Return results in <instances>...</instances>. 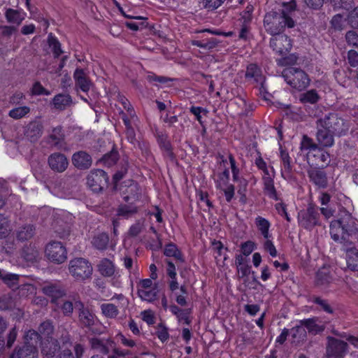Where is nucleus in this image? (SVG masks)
I'll list each match as a JSON object with an SVG mask.
<instances>
[{"mask_svg": "<svg viewBox=\"0 0 358 358\" xmlns=\"http://www.w3.org/2000/svg\"><path fill=\"white\" fill-rule=\"evenodd\" d=\"M294 25V21L285 11L281 14L275 12L268 13L264 20L266 31L272 36L280 34L285 27L292 28Z\"/></svg>", "mask_w": 358, "mask_h": 358, "instance_id": "obj_1", "label": "nucleus"}, {"mask_svg": "<svg viewBox=\"0 0 358 358\" xmlns=\"http://www.w3.org/2000/svg\"><path fill=\"white\" fill-rule=\"evenodd\" d=\"M355 221L350 214L345 218L334 220L330 224V234L335 241H348L350 236L355 232Z\"/></svg>", "mask_w": 358, "mask_h": 358, "instance_id": "obj_2", "label": "nucleus"}, {"mask_svg": "<svg viewBox=\"0 0 358 358\" xmlns=\"http://www.w3.org/2000/svg\"><path fill=\"white\" fill-rule=\"evenodd\" d=\"M285 82L293 89L301 91L308 87L310 83L308 75L302 69L288 67L282 72Z\"/></svg>", "mask_w": 358, "mask_h": 358, "instance_id": "obj_3", "label": "nucleus"}, {"mask_svg": "<svg viewBox=\"0 0 358 358\" xmlns=\"http://www.w3.org/2000/svg\"><path fill=\"white\" fill-rule=\"evenodd\" d=\"M297 220L299 226L309 231L321 224L318 208L312 203L298 213Z\"/></svg>", "mask_w": 358, "mask_h": 358, "instance_id": "obj_4", "label": "nucleus"}, {"mask_svg": "<svg viewBox=\"0 0 358 358\" xmlns=\"http://www.w3.org/2000/svg\"><path fill=\"white\" fill-rule=\"evenodd\" d=\"M69 271L76 280L83 281L91 277L93 268L87 259L78 257L69 262Z\"/></svg>", "mask_w": 358, "mask_h": 358, "instance_id": "obj_5", "label": "nucleus"}, {"mask_svg": "<svg viewBox=\"0 0 358 358\" xmlns=\"http://www.w3.org/2000/svg\"><path fill=\"white\" fill-rule=\"evenodd\" d=\"M317 127H322L337 136L343 135L345 131L344 120L336 113H331L317 120Z\"/></svg>", "mask_w": 358, "mask_h": 358, "instance_id": "obj_6", "label": "nucleus"}, {"mask_svg": "<svg viewBox=\"0 0 358 358\" xmlns=\"http://www.w3.org/2000/svg\"><path fill=\"white\" fill-rule=\"evenodd\" d=\"M215 187L223 192L226 201L229 203L235 194L234 185L229 183V171L224 169L221 172L214 173L213 176Z\"/></svg>", "mask_w": 358, "mask_h": 358, "instance_id": "obj_7", "label": "nucleus"}, {"mask_svg": "<svg viewBox=\"0 0 358 358\" xmlns=\"http://www.w3.org/2000/svg\"><path fill=\"white\" fill-rule=\"evenodd\" d=\"M327 339L326 358H344L348 352V343L332 336Z\"/></svg>", "mask_w": 358, "mask_h": 358, "instance_id": "obj_8", "label": "nucleus"}, {"mask_svg": "<svg viewBox=\"0 0 358 358\" xmlns=\"http://www.w3.org/2000/svg\"><path fill=\"white\" fill-rule=\"evenodd\" d=\"M45 255L49 260L57 264L64 262L67 258V251L61 242L49 243L45 248Z\"/></svg>", "mask_w": 358, "mask_h": 358, "instance_id": "obj_9", "label": "nucleus"}, {"mask_svg": "<svg viewBox=\"0 0 358 358\" xmlns=\"http://www.w3.org/2000/svg\"><path fill=\"white\" fill-rule=\"evenodd\" d=\"M108 181L106 173L101 169L92 170L87 178L88 187L95 192H101L107 185Z\"/></svg>", "mask_w": 358, "mask_h": 358, "instance_id": "obj_10", "label": "nucleus"}, {"mask_svg": "<svg viewBox=\"0 0 358 358\" xmlns=\"http://www.w3.org/2000/svg\"><path fill=\"white\" fill-rule=\"evenodd\" d=\"M270 46L276 53L283 55L290 51L292 43L287 35L280 34L273 36L270 41Z\"/></svg>", "mask_w": 358, "mask_h": 358, "instance_id": "obj_11", "label": "nucleus"}, {"mask_svg": "<svg viewBox=\"0 0 358 358\" xmlns=\"http://www.w3.org/2000/svg\"><path fill=\"white\" fill-rule=\"evenodd\" d=\"M330 155L322 148L318 147L308 155L307 162L310 166L324 167L330 163Z\"/></svg>", "mask_w": 358, "mask_h": 358, "instance_id": "obj_12", "label": "nucleus"}, {"mask_svg": "<svg viewBox=\"0 0 358 358\" xmlns=\"http://www.w3.org/2000/svg\"><path fill=\"white\" fill-rule=\"evenodd\" d=\"M43 133V124L37 120L31 121L24 127V136L31 142L37 141Z\"/></svg>", "mask_w": 358, "mask_h": 358, "instance_id": "obj_13", "label": "nucleus"}, {"mask_svg": "<svg viewBox=\"0 0 358 358\" xmlns=\"http://www.w3.org/2000/svg\"><path fill=\"white\" fill-rule=\"evenodd\" d=\"M245 78L250 83H256L263 85L265 82V76L262 69L255 64H250L247 66Z\"/></svg>", "mask_w": 358, "mask_h": 358, "instance_id": "obj_14", "label": "nucleus"}, {"mask_svg": "<svg viewBox=\"0 0 358 358\" xmlns=\"http://www.w3.org/2000/svg\"><path fill=\"white\" fill-rule=\"evenodd\" d=\"M42 292L51 298L52 303L65 295L64 289L57 283L47 282L42 286Z\"/></svg>", "mask_w": 358, "mask_h": 358, "instance_id": "obj_15", "label": "nucleus"}, {"mask_svg": "<svg viewBox=\"0 0 358 358\" xmlns=\"http://www.w3.org/2000/svg\"><path fill=\"white\" fill-rule=\"evenodd\" d=\"M75 306L79 309V320L83 325L88 328H91L95 325L97 322L96 316L87 308H84V305L82 302H76Z\"/></svg>", "mask_w": 358, "mask_h": 358, "instance_id": "obj_16", "label": "nucleus"}, {"mask_svg": "<svg viewBox=\"0 0 358 358\" xmlns=\"http://www.w3.org/2000/svg\"><path fill=\"white\" fill-rule=\"evenodd\" d=\"M48 164L53 171L62 173L67 169L69 162L64 155L55 152L48 157Z\"/></svg>", "mask_w": 358, "mask_h": 358, "instance_id": "obj_17", "label": "nucleus"}, {"mask_svg": "<svg viewBox=\"0 0 358 358\" xmlns=\"http://www.w3.org/2000/svg\"><path fill=\"white\" fill-rule=\"evenodd\" d=\"M280 158L281 161L280 172L282 177L286 180H291L292 178V166L291 165V157L289 153L280 148Z\"/></svg>", "mask_w": 358, "mask_h": 358, "instance_id": "obj_18", "label": "nucleus"}, {"mask_svg": "<svg viewBox=\"0 0 358 358\" xmlns=\"http://www.w3.org/2000/svg\"><path fill=\"white\" fill-rule=\"evenodd\" d=\"M317 129L316 139L318 145L321 148H330L333 146L334 144V137L337 135L320 127H317Z\"/></svg>", "mask_w": 358, "mask_h": 358, "instance_id": "obj_19", "label": "nucleus"}, {"mask_svg": "<svg viewBox=\"0 0 358 358\" xmlns=\"http://www.w3.org/2000/svg\"><path fill=\"white\" fill-rule=\"evenodd\" d=\"M90 345L92 349L99 351L104 355L110 352L115 343L110 339L99 338L96 337L90 339Z\"/></svg>", "mask_w": 358, "mask_h": 358, "instance_id": "obj_20", "label": "nucleus"}, {"mask_svg": "<svg viewBox=\"0 0 358 358\" xmlns=\"http://www.w3.org/2000/svg\"><path fill=\"white\" fill-rule=\"evenodd\" d=\"M76 86L84 92H87L92 86L90 80L87 76L84 70L76 69L73 73Z\"/></svg>", "mask_w": 358, "mask_h": 358, "instance_id": "obj_21", "label": "nucleus"}, {"mask_svg": "<svg viewBox=\"0 0 358 358\" xmlns=\"http://www.w3.org/2000/svg\"><path fill=\"white\" fill-rule=\"evenodd\" d=\"M72 163L78 169H87L92 165V157L84 151H78L72 156Z\"/></svg>", "mask_w": 358, "mask_h": 358, "instance_id": "obj_22", "label": "nucleus"}, {"mask_svg": "<svg viewBox=\"0 0 358 358\" xmlns=\"http://www.w3.org/2000/svg\"><path fill=\"white\" fill-rule=\"evenodd\" d=\"M65 138V134L62 126L53 127L49 132L48 142L57 148H61Z\"/></svg>", "mask_w": 358, "mask_h": 358, "instance_id": "obj_23", "label": "nucleus"}, {"mask_svg": "<svg viewBox=\"0 0 358 358\" xmlns=\"http://www.w3.org/2000/svg\"><path fill=\"white\" fill-rule=\"evenodd\" d=\"M36 233V227L32 224H24L16 230V237L18 241H26L34 237Z\"/></svg>", "mask_w": 358, "mask_h": 358, "instance_id": "obj_24", "label": "nucleus"}, {"mask_svg": "<svg viewBox=\"0 0 358 358\" xmlns=\"http://www.w3.org/2000/svg\"><path fill=\"white\" fill-rule=\"evenodd\" d=\"M38 357V350L37 348L29 346V345H23L22 348H19L17 350H15V352L10 355V358H37Z\"/></svg>", "mask_w": 358, "mask_h": 358, "instance_id": "obj_25", "label": "nucleus"}, {"mask_svg": "<svg viewBox=\"0 0 358 358\" xmlns=\"http://www.w3.org/2000/svg\"><path fill=\"white\" fill-rule=\"evenodd\" d=\"M308 177L312 182L320 188L327 186V177L326 173L320 170H310L308 172Z\"/></svg>", "mask_w": 358, "mask_h": 358, "instance_id": "obj_26", "label": "nucleus"}, {"mask_svg": "<svg viewBox=\"0 0 358 358\" xmlns=\"http://www.w3.org/2000/svg\"><path fill=\"white\" fill-rule=\"evenodd\" d=\"M59 348L58 341L55 339H46L41 343V352L47 357H52Z\"/></svg>", "mask_w": 358, "mask_h": 358, "instance_id": "obj_27", "label": "nucleus"}, {"mask_svg": "<svg viewBox=\"0 0 358 358\" xmlns=\"http://www.w3.org/2000/svg\"><path fill=\"white\" fill-rule=\"evenodd\" d=\"M317 317H313L301 320L300 323L308 329L309 333L315 335L322 332L325 329V326L317 324Z\"/></svg>", "mask_w": 358, "mask_h": 358, "instance_id": "obj_28", "label": "nucleus"}, {"mask_svg": "<svg viewBox=\"0 0 358 358\" xmlns=\"http://www.w3.org/2000/svg\"><path fill=\"white\" fill-rule=\"evenodd\" d=\"M26 13L12 8L6 9L5 17L8 22L20 25L25 19Z\"/></svg>", "mask_w": 358, "mask_h": 358, "instance_id": "obj_29", "label": "nucleus"}, {"mask_svg": "<svg viewBox=\"0 0 358 358\" xmlns=\"http://www.w3.org/2000/svg\"><path fill=\"white\" fill-rule=\"evenodd\" d=\"M98 270L103 276L111 277L115 274V266L112 261L105 258L100 261Z\"/></svg>", "mask_w": 358, "mask_h": 358, "instance_id": "obj_30", "label": "nucleus"}, {"mask_svg": "<svg viewBox=\"0 0 358 358\" xmlns=\"http://www.w3.org/2000/svg\"><path fill=\"white\" fill-rule=\"evenodd\" d=\"M255 225L265 239L271 238L269 229L271 227V222L266 218L262 216H257L255 220Z\"/></svg>", "mask_w": 358, "mask_h": 358, "instance_id": "obj_31", "label": "nucleus"}, {"mask_svg": "<svg viewBox=\"0 0 358 358\" xmlns=\"http://www.w3.org/2000/svg\"><path fill=\"white\" fill-rule=\"evenodd\" d=\"M52 102L55 108L64 110L72 103V99L69 94H59L55 96Z\"/></svg>", "mask_w": 358, "mask_h": 358, "instance_id": "obj_32", "label": "nucleus"}, {"mask_svg": "<svg viewBox=\"0 0 358 358\" xmlns=\"http://www.w3.org/2000/svg\"><path fill=\"white\" fill-rule=\"evenodd\" d=\"M320 96L315 90H310L302 93L299 96V101L303 103L315 104L319 101Z\"/></svg>", "mask_w": 358, "mask_h": 358, "instance_id": "obj_33", "label": "nucleus"}, {"mask_svg": "<svg viewBox=\"0 0 358 358\" xmlns=\"http://www.w3.org/2000/svg\"><path fill=\"white\" fill-rule=\"evenodd\" d=\"M138 296L143 301L148 302L154 301L157 296L158 289L156 285L154 287L148 289H137Z\"/></svg>", "mask_w": 358, "mask_h": 358, "instance_id": "obj_34", "label": "nucleus"}, {"mask_svg": "<svg viewBox=\"0 0 358 358\" xmlns=\"http://www.w3.org/2000/svg\"><path fill=\"white\" fill-rule=\"evenodd\" d=\"M41 340L40 334L35 330L30 329L25 332L24 336V345L33 346L37 348L38 343Z\"/></svg>", "mask_w": 358, "mask_h": 358, "instance_id": "obj_35", "label": "nucleus"}, {"mask_svg": "<svg viewBox=\"0 0 358 358\" xmlns=\"http://www.w3.org/2000/svg\"><path fill=\"white\" fill-rule=\"evenodd\" d=\"M164 254L169 257H174L176 259L181 262H184L182 255L177 245L174 243H169L166 245Z\"/></svg>", "mask_w": 358, "mask_h": 358, "instance_id": "obj_36", "label": "nucleus"}, {"mask_svg": "<svg viewBox=\"0 0 358 358\" xmlns=\"http://www.w3.org/2000/svg\"><path fill=\"white\" fill-rule=\"evenodd\" d=\"M127 192L128 194L123 196L125 201L128 202L130 200L137 201L141 196V189L137 183H131L127 188Z\"/></svg>", "mask_w": 358, "mask_h": 358, "instance_id": "obj_37", "label": "nucleus"}, {"mask_svg": "<svg viewBox=\"0 0 358 358\" xmlns=\"http://www.w3.org/2000/svg\"><path fill=\"white\" fill-rule=\"evenodd\" d=\"M319 147L318 144L313 142V139L310 137L304 135L300 143V149L302 152H306V158L310 152H313V150H316Z\"/></svg>", "mask_w": 358, "mask_h": 358, "instance_id": "obj_38", "label": "nucleus"}, {"mask_svg": "<svg viewBox=\"0 0 358 358\" xmlns=\"http://www.w3.org/2000/svg\"><path fill=\"white\" fill-rule=\"evenodd\" d=\"M100 308L102 314L107 318H115L119 314L117 307L113 303H103Z\"/></svg>", "mask_w": 358, "mask_h": 358, "instance_id": "obj_39", "label": "nucleus"}, {"mask_svg": "<svg viewBox=\"0 0 358 358\" xmlns=\"http://www.w3.org/2000/svg\"><path fill=\"white\" fill-rule=\"evenodd\" d=\"M108 236L106 234L102 233L95 236L92 241V243L94 248L98 250H105L108 243Z\"/></svg>", "mask_w": 358, "mask_h": 358, "instance_id": "obj_40", "label": "nucleus"}, {"mask_svg": "<svg viewBox=\"0 0 358 358\" xmlns=\"http://www.w3.org/2000/svg\"><path fill=\"white\" fill-rule=\"evenodd\" d=\"M264 189L265 194L271 199L278 200L276 189L274 187V181L271 178H267L264 181Z\"/></svg>", "mask_w": 358, "mask_h": 358, "instance_id": "obj_41", "label": "nucleus"}, {"mask_svg": "<svg viewBox=\"0 0 358 358\" xmlns=\"http://www.w3.org/2000/svg\"><path fill=\"white\" fill-rule=\"evenodd\" d=\"M346 262L348 267L352 271H358V252L350 250L347 252Z\"/></svg>", "mask_w": 358, "mask_h": 358, "instance_id": "obj_42", "label": "nucleus"}, {"mask_svg": "<svg viewBox=\"0 0 358 358\" xmlns=\"http://www.w3.org/2000/svg\"><path fill=\"white\" fill-rule=\"evenodd\" d=\"M38 331L40 336H43L47 339L52 338L51 335L54 331V327L52 322L50 320H46L43 322L38 327Z\"/></svg>", "mask_w": 358, "mask_h": 358, "instance_id": "obj_43", "label": "nucleus"}, {"mask_svg": "<svg viewBox=\"0 0 358 358\" xmlns=\"http://www.w3.org/2000/svg\"><path fill=\"white\" fill-rule=\"evenodd\" d=\"M48 41L55 57H59L63 52L61 48V43L52 34L48 35Z\"/></svg>", "mask_w": 358, "mask_h": 358, "instance_id": "obj_44", "label": "nucleus"}, {"mask_svg": "<svg viewBox=\"0 0 358 358\" xmlns=\"http://www.w3.org/2000/svg\"><path fill=\"white\" fill-rule=\"evenodd\" d=\"M11 231L8 219L0 214V239L6 238Z\"/></svg>", "mask_w": 358, "mask_h": 358, "instance_id": "obj_45", "label": "nucleus"}, {"mask_svg": "<svg viewBox=\"0 0 358 358\" xmlns=\"http://www.w3.org/2000/svg\"><path fill=\"white\" fill-rule=\"evenodd\" d=\"M110 350L111 352L110 354L108 353L107 358H125L131 355L129 350L117 347L115 343L113 345V348H111Z\"/></svg>", "mask_w": 358, "mask_h": 358, "instance_id": "obj_46", "label": "nucleus"}, {"mask_svg": "<svg viewBox=\"0 0 358 358\" xmlns=\"http://www.w3.org/2000/svg\"><path fill=\"white\" fill-rule=\"evenodd\" d=\"M30 112V108L28 106L16 107L9 111V116L15 120H18L25 117Z\"/></svg>", "mask_w": 358, "mask_h": 358, "instance_id": "obj_47", "label": "nucleus"}, {"mask_svg": "<svg viewBox=\"0 0 358 358\" xmlns=\"http://www.w3.org/2000/svg\"><path fill=\"white\" fill-rule=\"evenodd\" d=\"M170 310L173 315H175L177 317L178 320L180 322L183 321L185 323L187 324H189V320L187 311L178 308L176 305L171 306Z\"/></svg>", "mask_w": 358, "mask_h": 358, "instance_id": "obj_48", "label": "nucleus"}, {"mask_svg": "<svg viewBox=\"0 0 358 358\" xmlns=\"http://www.w3.org/2000/svg\"><path fill=\"white\" fill-rule=\"evenodd\" d=\"M138 211L137 207L134 205H122L120 206L117 210L119 215L129 217Z\"/></svg>", "mask_w": 358, "mask_h": 358, "instance_id": "obj_49", "label": "nucleus"}, {"mask_svg": "<svg viewBox=\"0 0 358 358\" xmlns=\"http://www.w3.org/2000/svg\"><path fill=\"white\" fill-rule=\"evenodd\" d=\"M63 344L64 346L66 345V348L60 352L58 358H74V356L72 354L71 350L67 348L68 345H71L68 333H66V336L63 338Z\"/></svg>", "mask_w": 358, "mask_h": 358, "instance_id": "obj_50", "label": "nucleus"}, {"mask_svg": "<svg viewBox=\"0 0 358 358\" xmlns=\"http://www.w3.org/2000/svg\"><path fill=\"white\" fill-rule=\"evenodd\" d=\"M118 100L123 108L127 111L128 115L131 119H134L136 117V113L128 99L123 96H120Z\"/></svg>", "mask_w": 358, "mask_h": 358, "instance_id": "obj_51", "label": "nucleus"}, {"mask_svg": "<svg viewBox=\"0 0 358 358\" xmlns=\"http://www.w3.org/2000/svg\"><path fill=\"white\" fill-rule=\"evenodd\" d=\"M1 279L10 287H15L17 285L19 275L17 274L3 273Z\"/></svg>", "mask_w": 358, "mask_h": 358, "instance_id": "obj_52", "label": "nucleus"}, {"mask_svg": "<svg viewBox=\"0 0 358 358\" xmlns=\"http://www.w3.org/2000/svg\"><path fill=\"white\" fill-rule=\"evenodd\" d=\"M256 249V244L252 241L243 242L241 245V250L245 257L249 256Z\"/></svg>", "mask_w": 358, "mask_h": 358, "instance_id": "obj_53", "label": "nucleus"}, {"mask_svg": "<svg viewBox=\"0 0 358 358\" xmlns=\"http://www.w3.org/2000/svg\"><path fill=\"white\" fill-rule=\"evenodd\" d=\"M289 333L294 339L297 340L303 339L306 336V330L302 327V325L296 326L292 328L289 331Z\"/></svg>", "mask_w": 358, "mask_h": 358, "instance_id": "obj_54", "label": "nucleus"}, {"mask_svg": "<svg viewBox=\"0 0 358 358\" xmlns=\"http://www.w3.org/2000/svg\"><path fill=\"white\" fill-rule=\"evenodd\" d=\"M116 338L120 343L127 348H134L136 345V343L134 340L127 337L122 333H119L116 335Z\"/></svg>", "mask_w": 358, "mask_h": 358, "instance_id": "obj_55", "label": "nucleus"}, {"mask_svg": "<svg viewBox=\"0 0 358 358\" xmlns=\"http://www.w3.org/2000/svg\"><path fill=\"white\" fill-rule=\"evenodd\" d=\"M13 301L10 295H3L0 297V309L6 310L12 308L13 306Z\"/></svg>", "mask_w": 358, "mask_h": 358, "instance_id": "obj_56", "label": "nucleus"}, {"mask_svg": "<svg viewBox=\"0 0 358 358\" xmlns=\"http://www.w3.org/2000/svg\"><path fill=\"white\" fill-rule=\"evenodd\" d=\"M317 282L318 284L324 285L330 282V276L327 269H322L318 271L317 273Z\"/></svg>", "mask_w": 358, "mask_h": 358, "instance_id": "obj_57", "label": "nucleus"}, {"mask_svg": "<svg viewBox=\"0 0 358 358\" xmlns=\"http://www.w3.org/2000/svg\"><path fill=\"white\" fill-rule=\"evenodd\" d=\"M334 334L338 336L341 338H345L351 345H352L355 348L358 349V337L348 335L346 333H339L337 331H333Z\"/></svg>", "mask_w": 358, "mask_h": 358, "instance_id": "obj_58", "label": "nucleus"}, {"mask_svg": "<svg viewBox=\"0 0 358 358\" xmlns=\"http://www.w3.org/2000/svg\"><path fill=\"white\" fill-rule=\"evenodd\" d=\"M345 39L349 45L358 46V34L355 31H349L346 33Z\"/></svg>", "mask_w": 358, "mask_h": 358, "instance_id": "obj_59", "label": "nucleus"}, {"mask_svg": "<svg viewBox=\"0 0 358 358\" xmlns=\"http://www.w3.org/2000/svg\"><path fill=\"white\" fill-rule=\"evenodd\" d=\"M233 180L234 182H238L242 186L238 190V192L242 196H245V192L246 191V187L248 182L245 179H241L239 176V173H233Z\"/></svg>", "mask_w": 358, "mask_h": 358, "instance_id": "obj_60", "label": "nucleus"}, {"mask_svg": "<svg viewBox=\"0 0 358 358\" xmlns=\"http://www.w3.org/2000/svg\"><path fill=\"white\" fill-rule=\"evenodd\" d=\"M348 21L352 27L358 28V7L350 13Z\"/></svg>", "mask_w": 358, "mask_h": 358, "instance_id": "obj_61", "label": "nucleus"}, {"mask_svg": "<svg viewBox=\"0 0 358 358\" xmlns=\"http://www.w3.org/2000/svg\"><path fill=\"white\" fill-rule=\"evenodd\" d=\"M147 80L150 83H166L168 81L171 80V79L164 77V76H159L153 73H149L147 76Z\"/></svg>", "mask_w": 358, "mask_h": 358, "instance_id": "obj_62", "label": "nucleus"}, {"mask_svg": "<svg viewBox=\"0 0 358 358\" xmlns=\"http://www.w3.org/2000/svg\"><path fill=\"white\" fill-rule=\"evenodd\" d=\"M332 27L335 29L341 30L343 26V17L340 14L334 15L331 21Z\"/></svg>", "mask_w": 358, "mask_h": 358, "instance_id": "obj_63", "label": "nucleus"}, {"mask_svg": "<svg viewBox=\"0 0 358 358\" xmlns=\"http://www.w3.org/2000/svg\"><path fill=\"white\" fill-rule=\"evenodd\" d=\"M348 61L351 66H358V53L354 50H349L348 52Z\"/></svg>", "mask_w": 358, "mask_h": 358, "instance_id": "obj_64", "label": "nucleus"}]
</instances>
